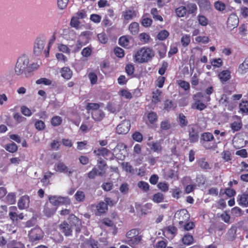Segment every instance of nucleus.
Masks as SVG:
<instances>
[{"label": "nucleus", "mask_w": 248, "mask_h": 248, "mask_svg": "<svg viewBox=\"0 0 248 248\" xmlns=\"http://www.w3.org/2000/svg\"><path fill=\"white\" fill-rule=\"evenodd\" d=\"M60 228L62 231L64 233L65 236H70L72 234V230L69 226V225L65 222H63L61 224Z\"/></svg>", "instance_id": "16"}, {"label": "nucleus", "mask_w": 248, "mask_h": 248, "mask_svg": "<svg viewBox=\"0 0 248 248\" xmlns=\"http://www.w3.org/2000/svg\"><path fill=\"white\" fill-rule=\"evenodd\" d=\"M162 92L157 90L155 92H153V102L155 103H157L158 102L160 101V95Z\"/></svg>", "instance_id": "37"}, {"label": "nucleus", "mask_w": 248, "mask_h": 248, "mask_svg": "<svg viewBox=\"0 0 248 248\" xmlns=\"http://www.w3.org/2000/svg\"><path fill=\"white\" fill-rule=\"evenodd\" d=\"M109 153V151L107 148L104 147H101L97 150H94L93 151V153L98 156L100 155H108Z\"/></svg>", "instance_id": "25"}, {"label": "nucleus", "mask_w": 248, "mask_h": 248, "mask_svg": "<svg viewBox=\"0 0 248 248\" xmlns=\"http://www.w3.org/2000/svg\"><path fill=\"white\" fill-rule=\"evenodd\" d=\"M148 119L151 124L156 122L157 119V116L156 113L151 111L148 114Z\"/></svg>", "instance_id": "40"}, {"label": "nucleus", "mask_w": 248, "mask_h": 248, "mask_svg": "<svg viewBox=\"0 0 248 248\" xmlns=\"http://www.w3.org/2000/svg\"><path fill=\"white\" fill-rule=\"evenodd\" d=\"M61 73L62 76L66 79H70L72 75V71L70 68L67 67L62 68L61 70Z\"/></svg>", "instance_id": "20"}, {"label": "nucleus", "mask_w": 248, "mask_h": 248, "mask_svg": "<svg viewBox=\"0 0 248 248\" xmlns=\"http://www.w3.org/2000/svg\"><path fill=\"white\" fill-rule=\"evenodd\" d=\"M98 212L102 214L108 210V205L106 202H101L96 206Z\"/></svg>", "instance_id": "31"}, {"label": "nucleus", "mask_w": 248, "mask_h": 248, "mask_svg": "<svg viewBox=\"0 0 248 248\" xmlns=\"http://www.w3.org/2000/svg\"><path fill=\"white\" fill-rule=\"evenodd\" d=\"M44 46V41L41 39L37 38L35 42L34 46V54L37 56L39 55L42 53Z\"/></svg>", "instance_id": "7"}, {"label": "nucleus", "mask_w": 248, "mask_h": 248, "mask_svg": "<svg viewBox=\"0 0 248 248\" xmlns=\"http://www.w3.org/2000/svg\"><path fill=\"white\" fill-rule=\"evenodd\" d=\"M86 245L92 248H98L99 243L94 240H90Z\"/></svg>", "instance_id": "64"}, {"label": "nucleus", "mask_w": 248, "mask_h": 248, "mask_svg": "<svg viewBox=\"0 0 248 248\" xmlns=\"http://www.w3.org/2000/svg\"><path fill=\"white\" fill-rule=\"evenodd\" d=\"M123 15L125 20H131L136 16V13L134 10H126L124 12Z\"/></svg>", "instance_id": "21"}, {"label": "nucleus", "mask_w": 248, "mask_h": 248, "mask_svg": "<svg viewBox=\"0 0 248 248\" xmlns=\"http://www.w3.org/2000/svg\"><path fill=\"white\" fill-rule=\"evenodd\" d=\"M185 7H186L187 14L188 15L194 14L197 10L196 4L193 3H188Z\"/></svg>", "instance_id": "24"}, {"label": "nucleus", "mask_w": 248, "mask_h": 248, "mask_svg": "<svg viewBox=\"0 0 248 248\" xmlns=\"http://www.w3.org/2000/svg\"><path fill=\"white\" fill-rule=\"evenodd\" d=\"M242 126L240 123L237 122H234L231 124V128L234 131H237L239 130Z\"/></svg>", "instance_id": "60"}, {"label": "nucleus", "mask_w": 248, "mask_h": 248, "mask_svg": "<svg viewBox=\"0 0 248 248\" xmlns=\"http://www.w3.org/2000/svg\"><path fill=\"white\" fill-rule=\"evenodd\" d=\"M88 78L92 84L96 83L97 80V75L93 72H91L88 74Z\"/></svg>", "instance_id": "52"}, {"label": "nucleus", "mask_w": 248, "mask_h": 248, "mask_svg": "<svg viewBox=\"0 0 248 248\" xmlns=\"http://www.w3.org/2000/svg\"><path fill=\"white\" fill-rule=\"evenodd\" d=\"M134 65L131 64H127L125 66V71L127 75H132L134 72Z\"/></svg>", "instance_id": "61"}, {"label": "nucleus", "mask_w": 248, "mask_h": 248, "mask_svg": "<svg viewBox=\"0 0 248 248\" xmlns=\"http://www.w3.org/2000/svg\"><path fill=\"white\" fill-rule=\"evenodd\" d=\"M189 139L190 142H195L198 140L199 133L193 128L190 129L189 132Z\"/></svg>", "instance_id": "17"}, {"label": "nucleus", "mask_w": 248, "mask_h": 248, "mask_svg": "<svg viewBox=\"0 0 248 248\" xmlns=\"http://www.w3.org/2000/svg\"><path fill=\"white\" fill-rule=\"evenodd\" d=\"M36 83L37 84H43L46 85H49L51 84V81L46 78H41L36 81Z\"/></svg>", "instance_id": "55"}, {"label": "nucleus", "mask_w": 248, "mask_h": 248, "mask_svg": "<svg viewBox=\"0 0 248 248\" xmlns=\"http://www.w3.org/2000/svg\"><path fill=\"white\" fill-rule=\"evenodd\" d=\"M181 226L184 227V229L186 231H189L192 229L194 226V223L193 222H187L183 224V225Z\"/></svg>", "instance_id": "57"}, {"label": "nucleus", "mask_w": 248, "mask_h": 248, "mask_svg": "<svg viewBox=\"0 0 248 248\" xmlns=\"http://www.w3.org/2000/svg\"><path fill=\"white\" fill-rule=\"evenodd\" d=\"M139 234V230L137 229H132L127 232L126 236L128 240L131 238H132L134 236H136V235Z\"/></svg>", "instance_id": "39"}, {"label": "nucleus", "mask_w": 248, "mask_h": 248, "mask_svg": "<svg viewBox=\"0 0 248 248\" xmlns=\"http://www.w3.org/2000/svg\"><path fill=\"white\" fill-rule=\"evenodd\" d=\"M142 239V235L140 234L136 235V236H134L129 239L127 240L126 242L131 247H135L139 245Z\"/></svg>", "instance_id": "12"}, {"label": "nucleus", "mask_w": 248, "mask_h": 248, "mask_svg": "<svg viewBox=\"0 0 248 248\" xmlns=\"http://www.w3.org/2000/svg\"><path fill=\"white\" fill-rule=\"evenodd\" d=\"M93 119L96 121H101L105 117V113L100 109H96L91 112Z\"/></svg>", "instance_id": "11"}, {"label": "nucleus", "mask_w": 248, "mask_h": 248, "mask_svg": "<svg viewBox=\"0 0 248 248\" xmlns=\"http://www.w3.org/2000/svg\"><path fill=\"white\" fill-rule=\"evenodd\" d=\"M139 24L137 22H134L130 24L129 26V30L132 34L136 35L139 32Z\"/></svg>", "instance_id": "26"}, {"label": "nucleus", "mask_w": 248, "mask_h": 248, "mask_svg": "<svg viewBox=\"0 0 248 248\" xmlns=\"http://www.w3.org/2000/svg\"><path fill=\"white\" fill-rule=\"evenodd\" d=\"M239 204L246 207L248 206V194L247 193H243L238 196V200Z\"/></svg>", "instance_id": "13"}, {"label": "nucleus", "mask_w": 248, "mask_h": 248, "mask_svg": "<svg viewBox=\"0 0 248 248\" xmlns=\"http://www.w3.org/2000/svg\"><path fill=\"white\" fill-rule=\"evenodd\" d=\"M181 42L184 46H187L190 42V37L189 35H185L182 36Z\"/></svg>", "instance_id": "43"}, {"label": "nucleus", "mask_w": 248, "mask_h": 248, "mask_svg": "<svg viewBox=\"0 0 248 248\" xmlns=\"http://www.w3.org/2000/svg\"><path fill=\"white\" fill-rule=\"evenodd\" d=\"M57 170L61 172L68 173V176L71 175L73 173V171L69 170L68 168L63 163L60 162L57 164Z\"/></svg>", "instance_id": "18"}, {"label": "nucleus", "mask_w": 248, "mask_h": 248, "mask_svg": "<svg viewBox=\"0 0 248 248\" xmlns=\"http://www.w3.org/2000/svg\"><path fill=\"white\" fill-rule=\"evenodd\" d=\"M240 110L245 113L248 112V102L243 101L239 105Z\"/></svg>", "instance_id": "51"}, {"label": "nucleus", "mask_w": 248, "mask_h": 248, "mask_svg": "<svg viewBox=\"0 0 248 248\" xmlns=\"http://www.w3.org/2000/svg\"><path fill=\"white\" fill-rule=\"evenodd\" d=\"M76 200L78 202H83L85 199V195L82 191L78 190L75 194Z\"/></svg>", "instance_id": "29"}, {"label": "nucleus", "mask_w": 248, "mask_h": 248, "mask_svg": "<svg viewBox=\"0 0 248 248\" xmlns=\"http://www.w3.org/2000/svg\"><path fill=\"white\" fill-rule=\"evenodd\" d=\"M96 176H104L103 173L101 171H99V170L96 167H93V169L87 173L88 177L91 179H94Z\"/></svg>", "instance_id": "14"}, {"label": "nucleus", "mask_w": 248, "mask_h": 248, "mask_svg": "<svg viewBox=\"0 0 248 248\" xmlns=\"http://www.w3.org/2000/svg\"><path fill=\"white\" fill-rule=\"evenodd\" d=\"M138 187L145 192H147L149 189V184L143 181H140L138 183Z\"/></svg>", "instance_id": "42"}, {"label": "nucleus", "mask_w": 248, "mask_h": 248, "mask_svg": "<svg viewBox=\"0 0 248 248\" xmlns=\"http://www.w3.org/2000/svg\"><path fill=\"white\" fill-rule=\"evenodd\" d=\"M5 149L8 152L14 153L17 151V146L16 144L12 142L10 144H8L5 145Z\"/></svg>", "instance_id": "32"}, {"label": "nucleus", "mask_w": 248, "mask_h": 248, "mask_svg": "<svg viewBox=\"0 0 248 248\" xmlns=\"http://www.w3.org/2000/svg\"><path fill=\"white\" fill-rule=\"evenodd\" d=\"M179 123L182 127L186 126L188 124V121L186 117L183 114H180L179 115Z\"/></svg>", "instance_id": "38"}, {"label": "nucleus", "mask_w": 248, "mask_h": 248, "mask_svg": "<svg viewBox=\"0 0 248 248\" xmlns=\"http://www.w3.org/2000/svg\"><path fill=\"white\" fill-rule=\"evenodd\" d=\"M30 199L28 196H23L20 198L18 202V207L20 209H25L29 206Z\"/></svg>", "instance_id": "10"}, {"label": "nucleus", "mask_w": 248, "mask_h": 248, "mask_svg": "<svg viewBox=\"0 0 248 248\" xmlns=\"http://www.w3.org/2000/svg\"><path fill=\"white\" fill-rule=\"evenodd\" d=\"M77 17L73 16L71 20L70 25L76 29L79 28V21Z\"/></svg>", "instance_id": "54"}, {"label": "nucleus", "mask_w": 248, "mask_h": 248, "mask_svg": "<svg viewBox=\"0 0 248 248\" xmlns=\"http://www.w3.org/2000/svg\"><path fill=\"white\" fill-rule=\"evenodd\" d=\"M5 202L9 204H12L16 202V194L14 193H10L5 198Z\"/></svg>", "instance_id": "34"}, {"label": "nucleus", "mask_w": 248, "mask_h": 248, "mask_svg": "<svg viewBox=\"0 0 248 248\" xmlns=\"http://www.w3.org/2000/svg\"><path fill=\"white\" fill-rule=\"evenodd\" d=\"M215 8L218 11H222L225 8V5L224 3L217 1L214 4Z\"/></svg>", "instance_id": "50"}, {"label": "nucleus", "mask_w": 248, "mask_h": 248, "mask_svg": "<svg viewBox=\"0 0 248 248\" xmlns=\"http://www.w3.org/2000/svg\"><path fill=\"white\" fill-rule=\"evenodd\" d=\"M236 227L232 226L228 231L227 238L230 241H233L236 237Z\"/></svg>", "instance_id": "22"}, {"label": "nucleus", "mask_w": 248, "mask_h": 248, "mask_svg": "<svg viewBox=\"0 0 248 248\" xmlns=\"http://www.w3.org/2000/svg\"><path fill=\"white\" fill-rule=\"evenodd\" d=\"M68 219L69 220L70 223L73 225L76 226H81V221L76 217L74 215L71 214L69 216Z\"/></svg>", "instance_id": "27"}, {"label": "nucleus", "mask_w": 248, "mask_h": 248, "mask_svg": "<svg viewBox=\"0 0 248 248\" xmlns=\"http://www.w3.org/2000/svg\"><path fill=\"white\" fill-rule=\"evenodd\" d=\"M56 210V208L55 207L50 209L47 205H46L44 208V212L47 217H49L54 214Z\"/></svg>", "instance_id": "46"}, {"label": "nucleus", "mask_w": 248, "mask_h": 248, "mask_svg": "<svg viewBox=\"0 0 248 248\" xmlns=\"http://www.w3.org/2000/svg\"><path fill=\"white\" fill-rule=\"evenodd\" d=\"M218 77L222 83L229 80L231 76L230 72L228 70H223L218 74Z\"/></svg>", "instance_id": "15"}, {"label": "nucleus", "mask_w": 248, "mask_h": 248, "mask_svg": "<svg viewBox=\"0 0 248 248\" xmlns=\"http://www.w3.org/2000/svg\"><path fill=\"white\" fill-rule=\"evenodd\" d=\"M182 241L184 244L189 245L192 243L193 238L192 235L187 234L184 236Z\"/></svg>", "instance_id": "33"}, {"label": "nucleus", "mask_w": 248, "mask_h": 248, "mask_svg": "<svg viewBox=\"0 0 248 248\" xmlns=\"http://www.w3.org/2000/svg\"><path fill=\"white\" fill-rule=\"evenodd\" d=\"M228 103V97H227V95L225 94H222L219 100V103L225 106H227Z\"/></svg>", "instance_id": "58"}, {"label": "nucleus", "mask_w": 248, "mask_h": 248, "mask_svg": "<svg viewBox=\"0 0 248 248\" xmlns=\"http://www.w3.org/2000/svg\"><path fill=\"white\" fill-rule=\"evenodd\" d=\"M119 43L123 47L127 46L129 44L128 38L126 36L121 37L119 40Z\"/></svg>", "instance_id": "36"}, {"label": "nucleus", "mask_w": 248, "mask_h": 248, "mask_svg": "<svg viewBox=\"0 0 248 248\" xmlns=\"http://www.w3.org/2000/svg\"><path fill=\"white\" fill-rule=\"evenodd\" d=\"M69 0H57V4L60 9H65L68 4Z\"/></svg>", "instance_id": "49"}, {"label": "nucleus", "mask_w": 248, "mask_h": 248, "mask_svg": "<svg viewBox=\"0 0 248 248\" xmlns=\"http://www.w3.org/2000/svg\"><path fill=\"white\" fill-rule=\"evenodd\" d=\"M170 127V122L168 120L163 121L160 124V128L163 130H167Z\"/></svg>", "instance_id": "53"}, {"label": "nucleus", "mask_w": 248, "mask_h": 248, "mask_svg": "<svg viewBox=\"0 0 248 248\" xmlns=\"http://www.w3.org/2000/svg\"><path fill=\"white\" fill-rule=\"evenodd\" d=\"M190 218V215L188 211L186 209H182L177 211L174 216L173 220L178 222L180 226L188 221Z\"/></svg>", "instance_id": "3"}, {"label": "nucleus", "mask_w": 248, "mask_h": 248, "mask_svg": "<svg viewBox=\"0 0 248 248\" xmlns=\"http://www.w3.org/2000/svg\"><path fill=\"white\" fill-rule=\"evenodd\" d=\"M42 231L38 228L31 230L29 233V238L31 241L34 242L40 240L42 237Z\"/></svg>", "instance_id": "6"}, {"label": "nucleus", "mask_w": 248, "mask_h": 248, "mask_svg": "<svg viewBox=\"0 0 248 248\" xmlns=\"http://www.w3.org/2000/svg\"><path fill=\"white\" fill-rule=\"evenodd\" d=\"M14 119L16 121L17 124L24 121L26 119L22 116L19 113H16L13 116Z\"/></svg>", "instance_id": "59"}, {"label": "nucleus", "mask_w": 248, "mask_h": 248, "mask_svg": "<svg viewBox=\"0 0 248 248\" xmlns=\"http://www.w3.org/2000/svg\"><path fill=\"white\" fill-rule=\"evenodd\" d=\"M158 188L163 192H166L169 189L168 184L166 183H159L157 185Z\"/></svg>", "instance_id": "63"}, {"label": "nucleus", "mask_w": 248, "mask_h": 248, "mask_svg": "<svg viewBox=\"0 0 248 248\" xmlns=\"http://www.w3.org/2000/svg\"><path fill=\"white\" fill-rule=\"evenodd\" d=\"M169 32L166 30H162L157 34V38L160 40H164L166 39L169 36Z\"/></svg>", "instance_id": "44"}, {"label": "nucleus", "mask_w": 248, "mask_h": 248, "mask_svg": "<svg viewBox=\"0 0 248 248\" xmlns=\"http://www.w3.org/2000/svg\"><path fill=\"white\" fill-rule=\"evenodd\" d=\"M199 165L200 167L204 170H207L210 169L209 164L204 159H201L199 161Z\"/></svg>", "instance_id": "56"}, {"label": "nucleus", "mask_w": 248, "mask_h": 248, "mask_svg": "<svg viewBox=\"0 0 248 248\" xmlns=\"http://www.w3.org/2000/svg\"><path fill=\"white\" fill-rule=\"evenodd\" d=\"M239 23V19L235 14H231L227 20V26L230 28L237 27Z\"/></svg>", "instance_id": "9"}, {"label": "nucleus", "mask_w": 248, "mask_h": 248, "mask_svg": "<svg viewBox=\"0 0 248 248\" xmlns=\"http://www.w3.org/2000/svg\"><path fill=\"white\" fill-rule=\"evenodd\" d=\"M114 52L115 54L119 58H122L124 56V52L123 49L117 47L114 48Z\"/></svg>", "instance_id": "62"}, {"label": "nucleus", "mask_w": 248, "mask_h": 248, "mask_svg": "<svg viewBox=\"0 0 248 248\" xmlns=\"http://www.w3.org/2000/svg\"><path fill=\"white\" fill-rule=\"evenodd\" d=\"M147 145L150 147L151 150L154 152L160 153L162 151L163 148L160 140L150 142L148 143Z\"/></svg>", "instance_id": "8"}, {"label": "nucleus", "mask_w": 248, "mask_h": 248, "mask_svg": "<svg viewBox=\"0 0 248 248\" xmlns=\"http://www.w3.org/2000/svg\"><path fill=\"white\" fill-rule=\"evenodd\" d=\"M203 97V94L201 93H198L193 96L195 102L192 106V108H196L200 110H202L206 108V106L201 102L200 99Z\"/></svg>", "instance_id": "5"}, {"label": "nucleus", "mask_w": 248, "mask_h": 248, "mask_svg": "<svg viewBox=\"0 0 248 248\" xmlns=\"http://www.w3.org/2000/svg\"><path fill=\"white\" fill-rule=\"evenodd\" d=\"M31 67L29 57L25 54H22L17 60L14 69L15 74L16 76L24 74L26 78L30 77L31 76Z\"/></svg>", "instance_id": "1"}, {"label": "nucleus", "mask_w": 248, "mask_h": 248, "mask_svg": "<svg viewBox=\"0 0 248 248\" xmlns=\"http://www.w3.org/2000/svg\"><path fill=\"white\" fill-rule=\"evenodd\" d=\"M130 126L131 124L130 121L127 120H124L117 125L116 127V132L118 134H125L130 130Z\"/></svg>", "instance_id": "4"}, {"label": "nucleus", "mask_w": 248, "mask_h": 248, "mask_svg": "<svg viewBox=\"0 0 248 248\" xmlns=\"http://www.w3.org/2000/svg\"><path fill=\"white\" fill-rule=\"evenodd\" d=\"M62 122V118L59 116H54L51 119V123L53 126L59 125Z\"/></svg>", "instance_id": "47"}, {"label": "nucleus", "mask_w": 248, "mask_h": 248, "mask_svg": "<svg viewBox=\"0 0 248 248\" xmlns=\"http://www.w3.org/2000/svg\"><path fill=\"white\" fill-rule=\"evenodd\" d=\"M174 107L175 106L174 104L170 100H167L164 103V109L168 111L174 108Z\"/></svg>", "instance_id": "45"}, {"label": "nucleus", "mask_w": 248, "mask_h": 248, "mask_svg": "<svg viewBox=\"0 0 248 248\" xmlns=\"http://www.w3.org/2000/svg\"><path fill=\"white\" fill-rule=\"evenodd\" d=\"M21 113L26 116H30L32 113L31 110L25 106H23L20 108Z\"/></svg>", "instance_id": "48"}, {"label": "nucleus", "mask_w": 248, "mask_h": 248, "mask_svg": "<svg viewBox=\"0 0 248 248\" xmlns=\"http://www.w3.org/2000/svg\"><path fill=\"white\" fill-rule=\"evenodd\" d=\"M99 107L100 104L98 103H88L86 105V109L88 110H92V111H94V110L99 109Z\"/></svg>", "instance_id": "41"}, {"label": "nucleus", "mask_w": 248, "mask_h": 248, "mask_svg": "<svg viewBox=\"0 0 248 248\" xmlns=\"http://www.w3.org/2000/svg\"><path fill=\"white\" fill-rule=\"evenodd\" d=\"M175 13L177 16L179 17H184L187 14V11L186 7L180 6L175 10Z\"/></svg>", "instance_id": "28"}, {"label": "nucleus", "mask_w": 248, "mask_h": 248, "mask_svg": "<svg viewBox=\"0 0 248 248\" xmlns=\"http://www.w3.org/2000/svg\"><path fill=\"white\" fill-rule=\"evenodd\" d=\"M164 200V195L160 192H158L154 194L153 196L152 200L156 203H160L163 202Z\"/></svg>", "instance_id": "30"}, {"label": "nucleus", "mask_w": 248, "mask_h": 248, "mask_svg": "<svg viewBox=\"0 0 248 248\" xmlns=\"http://www.w3.org/2000/svg\"><path fill=\"white\" fill-rule=\"evenodd\" d=\"M154 56L155 52L151 48L143 47L137 51L135 59L139 63H144L151 61Z\"/></svg>", "instance_id": "2"}, {"label": "nucleus", "mask_w": 248, "mask_h": 248, "mask_svg": "<svg viewBox=\"0 0 248 248\" xmlns=\"http://www.w3.org/2000/svg\"><path fill=\"white\" fill-rule=\"evenodd\" d=\"M213 135L210 133H204L202 134L201 140L203 141H210L214 139Z\"/></svg>", "instance_id": "35"}, {"label": "nucleus", "mask_w": 248, "mask_h": 248, "mask_svg": "<svg viewBox=\"0 0 248 248\" xmlns=\"http://www.w3.org/2000/svg\"><path fill=\"white\" fill-rule=\"evenodd\" d=\"M98 168H97L99 171L103 173V175L105 174V167L107 166L106 162L102 158L99 157L97 160Z\"/></svg>", "instance_id": "23"}, {"label": "nucleus", "mask_w": 248, "mask_h": 248, "mask_svg": "<svg viewBox=\"0 0 248 248\" xmlns=\"http://www.w3.org/2000/svg\"><path fill=\"white\" fill-rule=\"evenodd\" d=\"M248 71V58L239 65L238 71L241 74H245Z\"/></svg>", "instance_id": "19"}]
</instances>
